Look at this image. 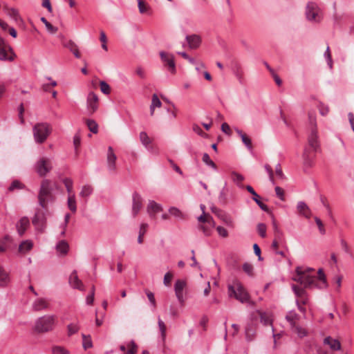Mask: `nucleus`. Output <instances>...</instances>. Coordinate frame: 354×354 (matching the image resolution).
Wrapping results in <instances>:
<instances>
[{
  "label": "nucleus",
  "instance_id": "nucleus-1",
  "mask_svg": "<svg viewBox=\"0 0 354 354\" xmlns=\"http://www.w3.org/2000/svg\"><path fill=\"white\" fill-rule=\"evenodd\" d=\"M57 188V184L49 179H44L41 182L38 193V202L41 208L47 209L48 203L55 201L53 190Z\"/></svg>",
  "mask_w": 354,
  "mask_h": 354
},
{
  "label": "nucleus",
  "instance_id": "nucleus-2",
  "mask_svg": "<svg viewBox=\"0 0 354 354\" xmlns=\"http://www.w3.org/2000/svg\"><path fill=\"white\" fill-rule=\"evenodd\" d=\"M52 132L50 124L47 122H39L32 127L34 140L37 144L44 143Z\"/></svg>",
  "mask_w": 354,
  "mask_h": 354
},
{
  "label": "nucleus",
  "instance_id": "nucleus-3",
  "mask_svg": "<svg viewBox=\"0 0 354 354\" xmlns=\"http://www.w3.org/2000/svg\"><path fill=\"white\" fill-rule=\"evenodd\" d=\"M296 272L297 275L293 278V280L299 283L304 288H322V286H319L317 284L315 277L307 274L306 271H302L301 268L297 267Z\"/></svg>",
  "mask_w": 354,
  "mask_h": 354
},
{
  "label": "nucleus",
  "instance_id": "nucleus-4",
  "mask_svg": "<svg viewBox=\"0 0 354 354\" xmlns=\"http://www.w3.org/2000/svg\"><path fill=\"white\" fill-rule=\"evenodd\" d=\"M305 17L311 23L319 24L323 19L322 10L315 1H308L306 6Z\"/></svg>",
  "mask_w": 354,
  "mask_h": 354
},
{
  "label": "nucleus",
  "instance_id": "nucleus-5",
  "mask_svg": "<svg viewBox=\"0 0 354 354\" xmlns=\"http://www.w3.org/2000/svg\"><path fill=\"white\" fill-rule=\"evenodd\" d=\"M56 318L53 315H44L38 318L35 324L34 330L39 333H48L53 330Z\"/></svg>",
  "mask_w": 354,
  "mask_h": 354
},
{
  "label": "nucleus",
  "instance_id": "nucleus-6",
  "mask_svg": "<svg viewBox=\"0 0 354 354\" xmlns=\"http://www.w3.org/2000/svg\"><path fill=\"white\" fill-rule=\"evenodd\" d=\"M228 295L230 297H234L241 303H248L252 306L254 303L250 301V297L248 292L244 288L237 283L236 287L234 286H228Z\"/></svg>",
  "mask_w": 354,
  "mask_h": 354
},
{
  "label": "nucleus",
  "instance_id": "nucleus-7",
  "mask_svg": "<svg viewBox=\"0 0 354 354\" xmlns=\"http://www.w3.org/2000/svg\"><path fill=\"white\" fill-rule=\"evenodd\" d=\"M32 223L36 231L44 233L47 226V218L45 212L41 209H37L32 218Z\"/></svg>",
  "mask_w": 354,
  "mask_h": 354
},
{
  "label": "nucleus",
  "instance_id": "nucleus-8",
  "mask_svg": "<svg viewBox=\"0 0 354 354\" xmlns=\"http://www.w3.org/2000/svg\"><path fill=\"white\" fill-rule=\"evenodd\" d=\"M35 169L40 177H44L52 170L53 165L48 158L43 156L36 162Z\"/></svg>",
  "mask_w": 354,
  "mask_h": 354
},
{
  "label": "nucleus",
  "instance_id": "nucleus-9",
  "mask_svg": "<svg viewBox=\"0 0 354 354\" xmlns=\"http://www.w3.org/2000/svg\"><path fill=\"white\" fill-rule=\"evenodd\" d=\"M308 148L309 153L319 152V142L318 140L317 131L315 128H312L308 136Z\"/></svg>",
  "mask_w": 354,
  "mask_h": 354
},
{
  "label": "nucleus",
  "instance_id": "nucleus-10",
  "mask_svg": "<svg viewBox=\"0 0 354 354\" xmlns=\"http://www.w3.org/2000/svg\"><path fill=\"white\" fill-rule=\"evenodd\" d=\"M86 106L90 115L95 112L98 108V97L93 93L90 92L87 96Z\"/></svg>",
  "mask_w": 354,
  "mask_h": 354
},
{
  "label": "nucleus",
  "instance_id": "nucleus-11",
  "mask_svg": "<svg viewBox=\"0 0 354 354\" xmlns=\"http://www.w3.org/2000/svg\"><path fill=\"white\" fill-rule=\"evenodd\" d=\"M160 57L162 61L167 65L169 70L171 73H174L176 71V64L174 62V57L173 55L167 54L164 51L160 52Z\"/></svg>",
  "mask_w": 354,
  "mask_h": 354
},
{
  "label": "nucleus",
  "instance_id": "nucleus-12",
  "mask_svg": "<svg viewBox=\"0 0 354 354\" xmlns=\"http://www.w3.org/2000/svg\"><path fill=\"white\" fill-rule=\"evenodd\" d=\"M186 286V282L183 280L178 279L174 285V290L176 296L180 304H183V289Z\"/></svg>",
  "mask_w": 354,
  "mask_h": 354
},
{
  "label": "nucleus",
  "instance_id": "nucleus-13",
  "mask_svg": "<svg viewBox=\"0 0 354 354\" xmlns=\"http://www.w3.org/2000/svg\"><path fill=\"white\" fill-rule=\"evenodd\" d=\"M185 40L187 43L189 48L190 49H196L200 46L201 44V37L196 34L187 35L185 37Z\"/></svg>",
  "mask_w": 354,
  "mask_h": 354
},
{
  "label": "nucleus",
  "instance_id": "nucleus-14",
  "mask_svg": "<svg viewBox=\"0 0 354 354\" xmlns=\"http://www.w3.org/2000/svg\"><path fill=\"white\" fill-rule=\"evenodd\" d=\"M142 199L140 194L137 192L133 194V205H132V212L133 217H136L140 209L142 208Z\"/></svg>",
  "mask_w": 354,
  "mask_h": 354
},
{
  "label": "nucleus",
  "instance_id": "nucleus-15",
  "mask_svg": "<svg viewBox=\"0 0 354 354\" xmlns=\"http://www.w3.org/2000/svg\"><path fill=\"white\" fill-rule=\"evenodd\" d=\"M69 283L73 288H76L82 291L84 290V285L82 281L79 279L76 270L73 271L69 277Z\"/></svg>",
  "mask_w": 354,
  "mask_h": 354
},
{
  "label": "nucleus",
  "instance_id": "nucleus-16",
  "mask_svg": "<svg viewBox=\"0 0 354 354\" xmlns=\"http://www.w3.org/2000/svg\"><path fill=\"white\" fill-rule=\"evenodd\" d=\"M246 189L253 196V200L262 210L266 212H270L268 207L259 200V196L250 185H247Z\"/></svg>",
  "mask_w": 354,
  "mask_h": 354
},
{
  "label": "nucleus",
  "instance_id": "nucleus-17",
  "mask_svg": "<svg viewBox=\"0 0 354 354\" xmlns=\"http://www.w3.org/2000/svg\"><path fill=\"white\" fill-rule=\"evenodd\" d=\"M30 225V221L27 216L22 217L17 223L16 227L20 236L24 235L26 229Z\"/></svg>",
  "mask_w": 354,
  "mask_h": 354
},
{
  "label": "nucleus",
  "instance_id": "nucleus-18",
  "mask_svg": "<svg viewBox=\"0 0 354 354\" xmlns=\"http://www.w3.org/2000/svg\"><path fill=\"white\" fill-rule=\"evenodd\" d=\"M162 210V209L160 205L156 203L153 201H149L147 205V212L151 218H154L155 214L161 212Z\"/></svg>",
  "mask_w": 354,
  "mask_h": 354
},
{
  "label": "nucleus",
  "instance_id": "nucleus-19",
  "mask_svg": "<svg viewBox=\"0 0 354 354\" xmlns=\"http://www.w3.org/2000/svg\"><path fill=\"white\" fill-rule=\"evenodd\" d=\"M324 344L328 345L332 351H339L341 349V343L339 340L328 336L324 338Z\"/></svg>",
  "mask_w": 354,
  "mask_h": 354
},
{
  "label": "nucleus",
  "instance_id": "nucleus-20",
  "mask_svg": "<svg viewBox=\"0 0 354 354\" xmlns=\"http://www.w3.org/2000/svg\"><path fill=\"white\" fill-rule=\"evenodd\" d=\"M10 281L9 273L0 264V286L6 287Z\"/></svg>",
  "mask_w": 354,
  "mask_h": 354
},
{
  "label": "nucleus",
  "instance_id": "nucleus-21",
  "mask_svg": "<svg viewBox=\"0 0 354 354\" xmlns=\"http://www.w3.org/2000/svg\"><path fill=\"white\" fill-rule=\"evenodd\" d=\"M299 315L293 310L289 311L286 315V319L289 323L291 329H293V326H296L297 324V322L299 321Z\"/></svg>",
  "mask_w": 354,
  "mask_h": 354
},
{
  "label": "nucleus",
  "instance_id": "nucleus-22",
  "mask_svg": "<svg viewBox=\"0 0 354 354\" xmlns=\"http://www.w3.org/2000/svg\"><path fill=\"white\" fill-rule=\"evenodd\" d=\"M297 209L299 214H302L306 218H309L311 215L310 209L306 203L300 201L297 204Z\"/></svg>",
  "mask_w": 354,
  "mask_h": 354
},
{
  "label": "nucleus",
  "instance_id": "nucleus-23",
  "mask_svg": "<svg viewBox=\"0 0 354 354\" xmlns=\"http://www.w3.org/2000/svg\"><path fill=\"white\" fill-rule=\"evenodd\" d=\"M235 131L237 133V134L240 136V138H241V140H242L243 143L245 145V146L249 150H252L251 139L239 129H236Z\"/></svg>",
  "mask_w": 354,
  "mask_h": 354
},
{
  "label": "nucleus",
  "instance_id": "nucleus-24",
  "mask_svg": "<svg viewBox=\"0 0 354 354\" xmlns=\"http://www.w3.org/2000/svg\"><path fill=\"white\" fill-rule=\"evenodd\" d=\"M48 306V304L44 299H38L32 304V308L35 311L46 309Z\"/></svg>",
  "mask_w": 354,
  "mask_h": 354
},
{
  "label": "nucleus",
  "instance_id": "nucleus-25",
  "mask_svg": "<svg viewBox=\"0 0 354 354\" xmlns=\"http://www.w3.org/2000/svg\"><path fill=\"white\" fill-rule=\"evenodd\" d=\"M68 249L69 245L65 241H60L56 245L57 252L62 255L66 254Z\"/></svg>",
  "mask_w": 354,
  "mask_h": 354
},
{
  "label": "nucleus",
  "instance_id": "nucleus-26",
  "mask_svg": "<svg viewBox=\"0 0 354 354\" xmlns=\"http://www.w3.org/2000/svg\"><path fill=\"white\" fill-rule=\"evenodd\" d=\"M64 47L68 48L75 55V57L80 58V54L78 50V48L77 45L72 41L69 40L68 41L64 44Z\"/></svg>",
  "mask_w": 354,
  "mask_h": 354
},
{
  "label": "nucleus",
  "instance_id": "nucleus-27",
  "mask_svg": "<svg viewBox=\"0 0 354 354\" xmlns=\"http://www.w3.org/2000/svg\"><path fill=\"white\" fill-rule=\"evenodd\" d=\"M258 314L260 316L261 322L264 325H271L272 324V320L271 319V315L267 313L262 312L260 310L257 311Z\"/></svg>",
  "mask_w": 354,
  "mask_h": 354
},
{
  "label": "nucleus",
  "instance_id": "nucleus-28",
  "mask_svg": "<svg viewBox=\"0 0 354 354\" xmlns=\"http://www.w3.org/2000/svg\"><path fill=\"white\" fill-rule=\"evenodd\" d=\"M6 14L16 22L21 20L19 12L17 9L14 8H6Z\"/></svg>",
  "mask_w": 354,
  "mask_h": 354
},
{
  "label": "nucleus",
  "instance_id": "nucleus-29",
  "mask_svg": "<svg viewBox=\"0 0 354 354\" xmlns=\"http://www.w3.org/2000/svg\"><path fill=\"white\" fill-rule=\"evenodd\" d=\"M33 246V243L30 240L23 241L19 246V251L22 253H26L30 251Z\"/></svg>",
  "mask_w": 354,
  "mask_h": 354
},
{
  "label": "nucleus",
  "instance_id": "nucleus-30",
  "mask_svg": "<svg viewBox=\"0 0 354 354\" xmlns=\"http://www.w3.org/2000/svg\"><path fill=\"white\" fill-rule=\"evenodd\" d=\"M67 203H68V207L70 209V210L72 211L73 212H75L77 207H76L75 196L74 194L68 195Z\"/></svg>",
  "mask_w": 354,
  "mask_h": 354
},
{
  "label": "nucleus",
  "instance_id": "nucleus-31",
  "mask_svg": "<svg viewBox=\"0 0 354 354\" xmlns=\"http://www.w3.org/2000/svg\"><path fill=\"white\" fill-rule=\"evenodd\" d=\"M86 125H87L88 129L90 130V131H91L93 133H97L98 124L94 120L88 119V120H86Z\"/></svg>",
  "mask_w": 354,
  "mask_h": 354
},
{
  "label": "nucleus",
  "instance_id": "nucleus-32",
  "mask_svg": "<svg viewBox=\"0 0 354 354\" xmlns=\"http://www.w3.org/2000/svg\"><path fill=\"white\" fill-rule=\"evenodd\" d=\"M93 187L91 185H84L82 188V190L80 193V196L83 198H86L89 196L93 192Z\"/></svg>",
  "mask_w": 354,
  "mask_h": 354
},
{
  "label": "nucleus",
  "instance_id": "nucleus-33",
  "mask_svg": "<svg viewBox=\"0 0 354 354\" xmlns=\"http://www.w3.org/2000/svg\"><path fill=\"white\" fill-rule=\"evenodd\" d=\"M24 188H25V185L23 183H21L18 180H15L12 181V183H11V185L8 187V191L9 192H13L16 189H24Z\"/></svg>",
  "mask_w": 354,
  "mask_h": 354
},
{
  "label": "nucleus",
  "instance_id": "nucleus-34",
  "mask_svg": "<svg viewBox=\"0 0 354 354\" xmlns=\"http://www.w3.org/2000/svg\"><path fill=\"white\" fill-rule=\"evenodd\" d=\"M234 74L236 76V79L239 82L240 84H243L244 80L243 77V71L240 67V66H236L234 68Z\"/></svg>",
  "mask_w": 354,
  "mask_h": 354
},
{
  "label": "nucleus",
  "instance_id": "nucleus-35",
  "mask_svg": "<svg viewBox=\"0 0 354 354\" xmlns=\"http://www.w3.org/2000/svg\"><path fill=\"white\" fill-rule=\"evenodd\" d=\"M116 156H106V164L110 171H114L115 169Z\"/></svg>",
  "mask_w": 354,
  "mask_h": 354
},
{
  "label": "nucleus",
  "instance_id": "nucleus-36",
  "mask_svg": "<svg viewBox=\"0 0 354 354\" xmlns=\"http://www.w3.org/2000/svg\"><path fill=\"white\" fill-rule=\"evenodd\" d=\"M140 140L142 144L146 147H147L148 145L151 143V139L145 131L140 132Z\"/></svg>",
  "mask_w": 354,
  "mask_h": 354
},
{
  "label": "nucleus",
  "instance_id": "nucleus-37",
  "mask_svg": "<svg viewBox=\"0 0 354 354\" xmlns=\"http://www.w3.org/2000/svg\"><path fill=\"white\" fill-rule=\"evenodd\" d=\"M41 21L42 23L44 24L46 29L51 33H55L57 31V28L53 26L50 23H49L47 19L44 17H42L41 18Z\"/></svg>",
  "mask_w": 354,
  "mask_h": 354
},
{
  "label": "nucleus",
  "instance_id": "nucleus-38",
  "mask_svg": "<svg viewBox=\"0 0 354 354\" xmlns=\"http://www.w3.org/2000/svg\"><path fill=\"white\" fill-rule=\"evenodd\" d=\"M297 335L300 337H304L307 335V331L305 328L299 326L298 324L296 326H293V329H292Z\"/></svg>",
  "mask_w": 354,
  "mask_h": 354
},
{
  "label": "nucleus",
  "instance_id": "nucleus-39",
  "mask_svg": "<svg viewBox=\"0 0 354 354\" xmlns=\"http://www.w3.org/2000/svg\"><path fill=\"white\" fill-rule=\"evenodd\" d=\"M318 279L320 280L322 283V285H321L320 286H322V288H326L328 286V283H327V281H326V275L324 272V270L322 268H319L318 270Z\"/></svg>",
  "mask_w": 354,
  "mask_h": 354
},
{
  "label": "nucleus",
  "instance_id": "nucleus-40",
  "mask_svg": "<svg viewBox=\"0 0 354 354\" xmlns=\"http://www.w3.org/2000/svg\"><path fill=\"white\" fill-rule=\"evenodd\" d=\"M67 328H68V335L69 336H71V335L76 333L79 330L80 326L77 323H72V324H70L68 325Z\"/></svg>",
  "mask_w": 354,
  "mask_h": 354
},
{
  "label": "nucleus",
  "instance_id": "nucleus-41",
  "mask_svg": "<svg viewBox=\"0 0 354 354\" xmlns=\"http://www.w3.org/2000/svg\"><path fill=\"white\" fill-rule=\"evenodd\" d=\"M63 183L66 188L68 195L73 194V180L71 178H66L63 180Z\"/></svg>",
  "mask_w": 354,
  "mask_h": 354
},
{
  "label": "nucleus",
  "instance_id": "nucleus-42",
  "mask_svg": "<svg viewBox=\"0 0 354 354\" xmlns=\"http://www.w3.org/2000/svg\"><path fill=\"white\" fill-rule=\"evenodd\" d=\"M100 86L101 91L106 95H108L111 92V88L110 86L105 82V81H101L100 82Z\"/></svg>",
  "mask_w": 354,
  "mask_h": 354
},
{
  "label": "nucleus",
  "instance_id": "nucleus-43",
  "mask_svg": "<svg viewBox=\"0 0 354 354\" xmlns=\"http://www.w3.org/2000/svg\"><path fill=\"white\" fill-rule=\"evenodd\" d=\"M158 324L159 329L161 332L162 338L164 340L166 337V326H165V323L163 322V321L160 318H158Z\"/></svg>",
  "mask_w": 354,
  "mask_h": 354
},
{
  "label": "nucleus",
  "instance_id": "nucleus-44",
  "mask_svg": "<svg viewBox=\"0 0 354 354\" xmlns=\"http://www.w3.org/2000/svg\"><path fill=\"white\" fill-rule=\"evenodd\" d=\"M324 57H325V59H326V60L327 62V64L329 66V68H332V67H333V61H332V58H331V55H330V53L329 46H328L326 48V51L324 53Z\"/></svg>",
  "mask_w": 354,
  "mask_h": 354
},
{
  "label": "nucleus",
  "instance_id": "nucleus-45",
  "mask_svg": "<svg viewBox=\"0 0 354 354\" xmlns=\"http://www.w3.org/2000/svg\"><path fill=\"white\" fill-rule=\"evenodd\" d=\"M292 290L297 297H302L306 295V292L304 288H299L296 285L292 286Z\"/></svg>",
  "mask_w": 354,
  "mask_h": 354
},
{
  "label": "nucleus",
  "instance_id": "nucleus-46",
  "mask_svg": "<svg viewBox=\"0 0 354 354\" xmlns=\"http://www.w3.org/2000/svg\"><path fill=\"white\" fill-rule=\"evenodd\" d=\"M243 271L248 274L249 276L252 277L253 276V270L254 268L252 264L249 263H245L243 265Z\"/></svg>",
  "mask_w": 354,
  "mask_h": 354
},
{
  "label": "nucleus",
  "instance_id": "nucleus-47",
  "mask_svg": "<svg viewBox=\"0 0 354 354\" xmlns=\"http://www.w3.org/2000/svg\"><path fill=\"white\" fill-rule=\"evenodd\" d=\"M129 350L127 352V354H136L138 351V346L136 344L134 341H131L129 344L128 345Z\"/></svg>",
  "mask_w": 354,
  "mask_h": 354
},
{
  "label": "nucleus",
  "instance_id": "nucleus-48",
  "mask_svg": "<svg viewBox=\"0 0 354 354\" xmlns=\"http://www.w3.org/2000/svg\"><path fill=\"white\" fill-rule=\"evenodd\" d=\"M232 180L236 183L237 185H239L240 183H241L244 180V177L235 171L232 172Z\"/></svg>",
  "mask_w": 354,
  "mask_h": 354
},
{
  "label": "nucleus",
  "instance_id": "nucleus-49",
  "mask_svg": "<svg viewBox=\"0 0 354 354\" xmlns=\"http://www.w3.org/2000/svg\"><path fill=\"white\" fill-rule=\"evenodd\" d=\"M198 228L203 231L205 236H209L213 228H210L207 224H201L198 225Z\"/></svg>",
  "mask_w": 354,
  "mask_h": 354
},
{
  "label": "nucleus",
  "instance_id": "nucleus-50",
  "mask_svg": "<svg viewBox=\"0 0 354 354\" xmlns=\"http://www.w3.org/2000/svg\"><path fill=\"white\" fill-rule=\"evenodd\" d=\"M257 230L259 235L264 238L266 236V225L264 223H259L257 225Z\"/></svg>",
  "mask_w": 354,
  "mask_h": 354
},
{
  "label": "nucleus",
  "instance_id": "nucleus-51",
  "mask_svg": "<svg viewBox=\"0 0 354 354\" xmlns=\"http://www.w3.org/2000/svg\"><path fill=\"white\" fill-rule=\"evenodd\" d=\"M169 214L176 218H182L183 213L176 207H171L169 209Z\"/></svg>",
  "mask_w": 354,
  "mask_h": 354
},
{
  "label": "nucleus",
  "instance_id": "nucleus-52",
  "mask_svg": "<svg viewBox=\"0 0 354 354\" xmlns=\"http://www.w3.org/2000/svg\"><path fill=\"white\" fill-rule=\"evenodd\" d=\"M151 105L153 106V108L160 107L161 106L162 102H161V101L160 100V99L158 98V95L156 94H153L152 95Z\"/></svg>",
  "mask_w": 354,
  "mask_h": 354
},
{
  "label": "nucleus",
  "instance_id": "nucleus-53",
  "mask_svg": "<svg viewBox=\"0 0 354 354\" xmlns=\"http://www.w3.org/2000/svg\"><path fill=\"white\" fill-rule=\"evenodd\" d=\"M52 352L53 354H68V351L62 346H54L52 348Z\"/></svg>",
  "mask_w": 354,
  "mask_h": 354
},
{
  "label": "nucleus",
  "instance_id": "nucleus-54",
  "mask_svg": "<svg viewBox=\"0 0 354 354\" xmlns=\"http://www.w3.org/2000/svg\"><path fill=\"white\" fill-rule=\"evenodd\" d=\"M83 337V347L85 350L92 347V342L90 338H86L85 335H82Z\"/></svg>",
  "mask_w": 354,
  "mask_h": 354
},
{
  "label": "nucleus",
  "instance_id": "nucleus-55",
  "mask_svg": "<svg viewBox=\"0 0 354 354\" xmlns=\"http://www.w3.org/2000/svg\"><path fill=\"white\" fill-rule=\"evenodd\" d=\"M145 292H146V295H147L150 303L155 308L156 306V299H155L153 293L148 290H146Z\"/></svg>",
  "mask_w": 354,
  "mask_h": 354
},
{
  "label": "nucleus",
  "instance_id": "nucleus-56",
  "mask_svg": "<svg viewBox=\"0 0 354 354\" xmlns=\"http://www.w3.org/2000/svg\"><path fill=\"white\" fill-rule=\"evenodd\" d=\"M315 221L319 227V230L320 233L322 234H325L326 230H325V228L324 227V225H323L322 221L320 220V218H319L318 217H315Z\"/></svg>",
  "mask_w": 354,
  "mask_h": 354
},
{
  "label": "nucleus",
  "instance_id": "nucleus-57",
  "mask_svg": "<svg viewBox=\"0 0 354 354\" xmlns=\"http://www.w3.org/2000/svg\"><path fill=\"white\" fill-rule=\"evenodd\" d=\"M203 161L208 166L212 167L213 169H216V167L215 163L212 160L210 159L209 156H203Z\"/></svg>",
  "mask_w": 354,
  "mask_h": 354
},
{
  "label": "nucleus",
  "instance_id": "nucleus-58",
  "mask_svg": "<svg viewBox=\"0 0 354 354\" xmlns=\"http://www.w3.org/2000/svg\"><path fill=\"white\" fill-rule=\"evenodd\" d=\"M219 200L221 203H225L227 201V189L223 187L219 195Z\"/></svg>",
  "mask_w": 354,
  "mask_h": 354
},
{
  "label": "nucleus",
  "instance_id": "nucleus-59",
  "mask_svg": "<svg viewBox=\"0 0 354 354\" xmlns=\"http://www.w3.org/2000/svg\"><path fill=\"white\" fill-rule=\"evenodd\" d=\"M0 59L1 60H12V57L8 56L6 50L3 48H0Z\"/></svg>",
  "mask_w": 354,
  "mask_h": 354
},
{
  "label": "nucleus",
  "instance_id": "nucleus-60",
  "mask_svg": "<svg viewBox=\"0 0 354 354\" xmlns=\"http://www.w3.org/2000/svg\"><path fill=\"white\" fill-rule=\"evenodd\" d=\"M216 230H217L218 234L223 238H226L228 236V232H227V230L225 228H224L223 227L218 226L216 227Z\"/></svg>",
  "mask_w": 354,
  "mask_h": 354
},
{
  "label": "nucleus",
  "instance_id": "nucleus-61",
  "mask_svg": "<svg viewBox=\"0 0 354 354\" xmlns=\"http://www.w3.org/2000/svg\"><path fill=\"white\" fill-rule=\"evenodd\" d=\"M172 277H173V274L171 272H167L164 277V281H163L164 284L167 286H169L171 283Z\"/></svg>",
  "mask_w": 354,
  "mask_h": 354
},
{
  "label": "nucleus",
  "instance_id": "nucleus-62",
  "mask_svg": "<svg viewBox=\"0 0 354 354\" xmlns=\"http://www.w3.org/2000/svg\"><path fill=\"white\" fill-rule=\"evenodd\" d=\"M340 243L344 251L347 254H351V252L347 242L345 240L342 239L340 241Z\"/></svg>",
  "mask_w": 354,
  "mask_h": 354
},
{
  "label": "nucleus",
  "instance_id": "nucleus-63",
  "mask_svg": "<svg viewBox=\"0 0 354 354\" xmlns=\"http://www.w3.org/2000/svg\"><path fill=\"white\" fill-rule=\"evenodd\" d=\"M275 192H276V194L277 196L281 200V201H284L285 198H284V192H283V189L282 188H281L280 187H275Z\"/></svg>",
  "mask_w": 354,
  "mask_h": 354
},
{
  "label": "nucleus",
  "instance_id": "nucleus-64",
  "mask_svg": "<svg viewBox=\"0 0 354 354\" xmlns=\"http://www.w3.org/2000/svg\"><path fill=\"white\" fill-rule=\"evenodd\" d=\"M319 109V113L324 116L327 115L329 111L328 107L327 106H324L323 104H320Z\"/></svg>",
  "mask_w": 354,
  "mask_h": 354
}]
</instances>
